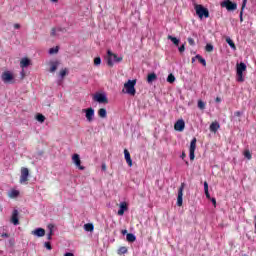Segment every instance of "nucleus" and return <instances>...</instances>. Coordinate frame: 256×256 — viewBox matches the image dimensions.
Listing matches in <instances>:
<instances>
[{
  "mask_svg": "<svg viewBox=\"0 0 256 256\" xmlns=\"http://www.w3.org/2000/svg\"><path fill=\"white\" fill-rule=\"evenodd\" d=\"M123 61V57H118L117 54L112 53L111 50L107 51L106 63L108 67H113L115 63H121Z\"/></svg>",
  "mask_w": 256,
  "mask_h": 256,
  "instance_id": "obj_1",
  "label": "nucleus"
},
{
  "mask_svg": "<svg viewBox=\"0 0 256 256\" xmlns=\"http://www.w3.org/2000/svg\"><path fill=\"white\" fill-rule=\"evenodd\" d=\"M247 71V65L243 62H240L236 65V75H237V81L239 83H243L245 81V78L243 77V72Z\"/></svg>",
  "mask_w": 256,
  "mask_h": 256,
  "instance_id": "obj_2",
  "label": "nucleus"
},
{
  "mask_svg": "<svg viewBox=\"0 0 256 256\" xmlns=\"http://www.w3.org/2000/svg\"><path fill=\"white\" fill-rule=\"evenodd\" d=\"M135 85H137V80H128L124 84V89H126V93L128 95H132V97H135V93H137V90H135Z\"/></svg>",
  "mask_w": 256,
  "mask_h": 256,
  "instance_id": "obj_3",
  "label": "nucleus"
},
{
  "mask_svg": "<svg viewBox=\"0 0 256 256\" xmlns=\"http://www.w3.org/2000/svg\"><path fill=\"white\" fill-rule=\"evenodd\" d=\"M194 9L196 11V15H198V17L200 19H202L203 17H205V19H208V17H209V10L207 8L203 7V5L196 4L194 6Z\"/></svg>",
  "mask_w": 256,
  "mask_h": 256,
  "instance_id": "obj_4",
  "label": "nucleus"
},
{
  "mask_svg": "<svg viewBox=\"0 0 256 256\" xmlns=\"http://www.w3.org/2000/svg\"><path fill=\"white\" fill-rule=\"evenodd\" d=\"M220 7L227 9V11H236L237 3L231 0H224L220 3Z\"/></svg>",
  "mask_w": 256,
  "mask_h": 256,
  "instance_id": "obj_5",
  "label": "nucleus"
},
{
  "mask_svg": "<svg viewBox=\"0 0 256 256\" xmlns=\"http://www.w3.org/2000/svg\"><path fill=\"white\" fill-rule=\"evenodd\" d=\"M197 149V138H193L190 142L189 157L190 161H195V150Z\"/></svg>",
  "mask_w": 256,
  "mask_h": 256,
  "instance_id": "obj_6",
  "label": "nucleus"
},
{
  "mask_svg": "<svg viewBox=\"0 0 256 256\" xmlns=\"http://www.w3.org/2000/svg\"><path fill=\"white\" fill-rule=\"evenodd\" d=\"M72 163L75 165L76 169L85 171V166L81 165V156H79V154L72 155Z\"/></svg>",
  "mask_w": 256,
  "mask_h": 256,
  "instance_id": "obj_7",
  "label": "nucleus"
},
{
  "mask_svg": "<svg viewBox=\"0 0 256 256\" xmlns=\"http://www.w3.org/2000/svg\"><path fill=\"white\" fill-rule=\"evenodd\" d=\"M27 181H29V168L22 167L19 183L23 185V183H27Z\"/></svg>",
  "mask_w": 256,
  "mask_h": 256,
  "instance_id": "obj_8",
  "label": "nucleus"
},
{
  "mask_svg": "<svg viewBox=\"0 0 256 256\" xmlns=\"http://www.w3.org/2000/svg\"><path fill=\"white\" fill-rule=\"evenodd\" d=\"M14 79H15V77L13 76V73H11L9 71H5L2 74V81L4 83H15Z\"/></svg>",
  "mask_w": 256,
  "mask_h": 256,
  "instance_id": "obj_9",
  "label": "nucleus"
},
{
  "mask_svg": "<svg viewBox=\"0 0 256 256\" xmlns=\"http://www.w3.org/2000/svg\"><path fill=\"white\" fill-rule=\"evenodd\" d=\"M185 189V183H182L178 189L177 206L183 207V190Z\"/></svg>",
  "mask_w": 256,
  "mask_h": 256,
  "instance_id": "obj_10",
  "label": "nucleus"
},
{
  "mask_svg": "<svg viewBox=\"0 0 256 256\" xmlns=\"http://www.w3.org/2000/svg\"><path fill=\"white\" fill-rule=\"evenodd\" d=\"M10 223L14 225H19V210L14 209L11 215Z\"/></svg>",
  "mask_w": 256,
  "mask_h": 256,
  "instance_id": "obj_11",
  "label": "nucleus"
},
{
  "mask_svg": "<svg viewBox=\"0 0 256 256\" xmlns=\"http://www.w3.org/2000/svg\"><path fill=\"white\" fill-rule=\"evenodd\" d=\"M97 103H102L103 105H107L109 103V99L107 95L103 93H97Z\"/></svg>",
  "mask_w": 256,
  "mask_h": 256,
  "instance_id": "obj_12",
  "label": "nucleus"
},
{
  "mask_svg": "<svg viewBox=\"0 0 256 256\" xmlns=\"http://www.w3.org/2000/svg\"><path fill=\"white\" fill-rule=\"evenodd\" d=\"M174 129L175 131H184L185 130V121L183 119L178 120L175 124H174Z\"/></svg>",
  "mask_w": 256,
  "mask_h": 256,
  "instance_id": "obj_13",
  "label": "nucleus"
},
{
  "mask_svg": "<svg viewBox=\"0 0 256 256\" xmlns=\"http://www.w3.org/2000/svg\"><path fill=\"white\" fill-rule=\"evenodd\" d=\"M83 111L86 112L87 121H93V117L95 116V110H93V108H88Z\"/></svg>",
  "mask_w": 256,
  "mask_h": 256,
  "instance_id": "obj_14",
  "label": "nucleus"
},
{
  "mask_svg": "<svg viewBox=\"0 0 256 256\" xmlns=\"http://www.w3.org/2000/svg\"><path fill=\"white\" fill-rule=\"evenodd\" d=\"M124 157L129 167H133V160L131 159V153H129V150L127 149L124 150Z\"/></svg>",
  "mask_w": 256,
  "mask_h": 256,
  "instance_id": "obj_15",
  "label": "nucleus"
},
{
  "mask_svg": "<svg viewBox=\"0 0 256 256\" xmlns=\"http://www.w3.org/2000/svg\"><path fill=\"white\" fill-rule=\"evenodd\" d=\"M29 65H31V59H29L27 57L21 59V61H20L21 69H25V68L29 67Z\"/></svg>",
  "mask_w": 256,
  "mask_h": 256,
  "instance_id": "obj_16",
  "label": "nucleus"
},
{
  "mask_svg": "<svg viewBox=\"0 0 256 256\" xmlns=\"http://www.w3.org/2000/svg\"><path fill=\"white\" fill-rule=\"evenodd\" d=\"M32 235H35L36 237H45V229L37 228L32 231Z\"/></svg>",
  "mask_w": 256,
  "mask_h": 256,
  "instance_id": "obj_17",
  "label": "nucleus"
},
{
  "mask_svg": "<svg viewBox=\"0 0 256 256\" xmlns=\"http://www.w3.org/2000/svg\"><path fill=\"white\" fill-rule=\"evenodd\" d=\"M49 233L47 234V239L48 241H51L53 239V230L55 229V225L53 224H48L47 225Z\"/></svg>",
  "mask_w": 256,
  "mask_h": 256,
  "instance_id": "obj_18",
  "label": "nucleus"
},
{
  "mask_svg": "<svg viewBox=\"0 0 256 256\" xmlns=\"http://www.w3.org/2000/svg\"><path fill=\"white\" fill-rule=\"evenodd\" d=\"M127 202H122L120 204V209L118 210V215L123 216L125 215V211H127Z\"/></svg>",
  "mask_w": 256,
  "mask_h": 256,
  "instance_id": "obj_19",
  "label": "nucleus"
},
{
  "mask_svg": "<svg viewBox=\"0 0 256 256\" xmlns=\"http://www.w3.org/2000/svg\"><path fill=\"white\" fill-rule=\"evenodd\" d=\"M19 194V190L12 189L8 192V197H10V199H17V197H19Z\"/></svg>",
  "mask_w": 256,
  "mask_h": 256,
  "instance_id": "obj_20",
  "label": "nucleus"
},
{
  "mask_svg": "<svg viewBox=\"0 0 256 256\" xmlns=\"http://www.w3.org/2000/svg\"><path fill=\"white\" fill-rule=\"evenodd\" d=\"M50 65V73H55L57 71V67H59V61H51Z\"/></svg>",
  "mask_w": 256,
  "mask_h": 256,
  "instance_id": "obj_21",
  "label": "nucleus"
},
{
  "mask_svg": "<svg viewBox=\"0 0 256 256\" xmlns=\"http://www.w3.org/2000/svg\"><path fill=\"white\" fill-rule=\"evenodd\" d=\"M221 127V125H219V122H212L210 124V131L212 133H217V130Z\"/></svg>",
  "mask_w": 256,
  "mask_h": 256,
  "instance_id": "obj_22",
  "label": "nucleus"
},
{
  "mask_svg": "<svg viewBox=\"0 0 256 256\" xmlns=\"http://www.w3.org/2000/svg\"><path fill=\"white\" fill-rule=\"evenodd\" d=\"M98 115L101 119H107V109L105 108H100L98 110Z\"/></svg>",
  "mask_w": 256,
  "mask_h": 256,
  "instance_id": "obj_23",
  "label": "nucleus"
},
{
  "mask_svg": "<svg viewBox=\"0 0 256 256\" xmlns=\"http://www.w3.org/2000/svg\"><path fill=\"white\" fill-rule=\"evenodd\" d=\"M126 240L128 241V243H135V241H137V237H135L133 233H128L126 235Z\"/></svg>",
  "mask_w": 256,
  "mask_h": 256,
  "instance_id": "obj_24",
  "label": "nucleus"
},
{
  "mask_svg": "<svg viewBox=\"0 0 256 256\" xmlns=\"http://www.w3.org/2000/svg\"><path fill=\"white\" fill-rule=\"evenodd\" d=\"M195 59H197L199 61V63H201V65H203V67H207V61L205 60V58H202L201 55L197 54L195 56Z\"/></svg>",
  "mask_w": 256,
  "mask_h": 256,
  "instance_id": "obj_25",
  "label": "nucleus"
},
{
  "mask_svg": "<svg viewBox=\"0 0 256 256\" xmlns=\"http://www.w3.org/2000/svg\"><path fill=\"white\" fill-rule=\"evenodd\" d=\"M226 43L233 49V51H237V46H235V42L232 41L231 38L227 37L226 38Z\"/></svg>",
  "mask_w": 256,
  "mask_h": 256,
  "instance_id": "obj_26",
  "label": "nucleus"
},
{
  "mask_svg": "<svg viewBox=\"0 0 256 256\" xmlns=\"http://www.w3.org/2000/svg\"><path fill=\"white\" fill-rule=\"evenodd\" d=\"M156 79H157V74H155V73H150L147 76L148 83H153V81H156Z\"/></svg>",
  "mask_w": 256,
  "mask_h": 256,
  "instance_id": "obj_27",
  "label": "nucleus"
},
{
  "mask_svg": "<svg viewBox=\"0 0 256 256\" xmlns=\"http://www.w3.org/2000/svg\"><path fill=\"white\" fill-rule=\"evenodd\" d=\"M204 193L208 199H211V194H209V183L204 182Z\"/></svg>",
  "mask_w": 256,
  "mask_h": 256,
  "instance_id": "obj_28",
  "label": "nucleus"
},
{
  "mask_svg": "<svg viewBox=\"0 0 256 256\" xmlns=\"http://www.w3.org/2000/svg\"><path fill=\"white\" fill-rule=\"evenodd\" d=\"M35 119L38 123H45V116L41 113L36 114Z\"/></svg>",
  "mask_w": 256,
  "mask_h": 256,
  "instance_id": "obj_29",
  "label": "nucleus"
},
{
  "mask_svg": "<svg viewBox=\"0 0 256 256\" xmlns=\"http://www.w3.org/2000/svg\"><path fill=\"white\" fill-rule=\"evenodd\" d=\"M167 39H169V41H172V43L176 45V47H179V39L171 35H168Z\"/></svg>",
  "mask_w": 256,
  "mask_h": 256,
  "instance_id": "obj_30",
  "label": "nucleus"
},
{
  "mask_svg": "<svg viewBox=\"0 0 256 256\" xmlns=\"http://www.w3.org/2000/svg\"><path fill=\"white\" fill-rule=\"evenodd\" d=\"M128 249L125 246H121L118 250H117V254L118 255H125V253H127Z\"/></svg>",
  "mask_w": 256,
  "mask_h": 256,
  "instance_id": "obj_31",
  "label": "nucleus"
},
{
  "mask_svg": "<svg viewBox=\"0 0 256 256\" xmlns=\"http://www.w3.org/2000/svg\"><path fill=\"white\" fill-rule=\"evenodd\" d=\"M84 229H85V231L91 232V231H93V229H95V226H93L92 223H87L84 225Z\"/></svg>",
  "mask_w": 256,
  "mask_h": 256,
  "instance_id": "obj_32",
  "label": "nucleus"
},
{
  "mask_svg": "<svg viewBox=\"0 0 256 256\" xmlns=\"http://www.w3.org/2000/svg\"><path fill=\"white\" fill-rule=\"evenodd\" d=\"M55 53H59V47L49 49V54L50 55H55Z\"/></svg>",
  "mask_w": 256,
  "mask_h": 256,
  "instance_id": "obj_33",
  "label": "nucleus"
},
{
  "mask_svg": "<svg viewBox=\"0 0 256 256\" xmlns=\"http://www.w3.org/2000/svg\"><path fill=\"white\" fill-rule=\"evenodd\" d=\"M244 157L246 159H248L249 161H251V159H252L251 152L249 150L244 151Z\"/></svg>",
  "mask_w": 256,
  "mask_h": 256,
  "instance_id": "obj_34",
  "label": "nucleus"
},
{
  "mask_svg": "<svg viewBox=\"0 0 256 256\" xmlns=\"http://www.w3.org/2000/svg\"><path fill=\"white\" fill-rule=\"evenodd\" d=\"M168 83H175V76L173 74H169L167 77Z\"/></svg>",
  "mask_w": 256,
  "mask_h": 256,
  "instance_id": "obj_35",
  "label": "nucleus"
},
{
  "mask_svg": "<svg viewBox=\"0 0 256 256\" xmlns=\"http://www.w3.org/2000/svg\"><path fill=\"white\" fill-rule=\"evenodd\" d=\"M205 49L208 53H211V52H213V45L212 44H207Z\"/></svg>",
  "mask_w": 256,
  "mask_h": 256,
  "instance_id": "obj_36",
  "label": "nucleus"
},
{
  "mask_svg": "<svg viewBox=\"0 0 256 256\" xmlns=\"http://www.w3.org/2000/svg\"><path fill=\"white\" fill-rule=\"evenodd\" d=\"M59 75L63 79V77H65L67 75V69L65 68V69L60 70Z\"/></svg>",
  "mask_w": 256,
  "mask_h": 256,
  "instance_id": "obj_37",
  "label": "nucleus"
},
{
  "mask_svg": "<svg viewBox=\"0 0 256 256\" xmlns=\"http://www.w3.org/2000/svg\"><path fill=\"white\" fill-rule=\"evenodd\" d=\"M198 107H199L201 110L205 109V102H203L202 100H199V101H198Z\"/></svg>",
  "mask_w": 256,
  "mask_h": 256,
  "instance_id": "obj_38",
  "label": "nucleus"
},
{
  "mask_svg": "<svg viewBox=\"0 0 256 256\" xmlns=\"http://www.w3.org/2000/svg\"><path fill=\"white\" fill-rule=\"evenodd\" d=\"M44 247H46L48 251H51V249H53V247L51 246V242H45Z\"/></svg>",
  "mask_w": 256,
  "mask_h": 256,
  "instance_id": "obj_39",
  "label": "nucleus"
},
{
  "mask_svg": "<svg viewBox=\"0 0 256 256\" xmlns=\"http://www.w3.org/2000/svg\"><path fill=\"white\" fill-rule=\"evenodd\" d=\"M188 43L191 45V47H195V40L191 37L188 38Z\"/></svg>",
  "mask_w": 256,
  "mask_h": 256,
  "instance_id": "obj_40",
  "label": "nucleus"
},
{
  "mask_svg": "<svg viewBox=\"0 0 256 256\" xmlns=\"http://www.w3.org/2000/svg\"><path fill=\"white\" fill-rule=\"evenodd\" d=\"M56 34H57V30L55 28H52L50 33L51 37H55Z\"/></svg>",
  "mask_w": 256,
  "mask_h": 256,
  "instance_id": "obj_41",
  "label": "nucleus"
},
{
  "mask_svg": "<svg viewBox=\"0 0 256 256\" xmlns=\"http://www.w3.org/2000/svg\"><path fill=\"white\" fill-rule=\"evenodd\" d=\"M243 6L241 7V11H240V23H243Z\"/></svg>",
  "mask_w": 256,
  "mask_h": 256,
  "instance_id": "obj_42",
  "label": "nucleus"
},
{
  "mask_svg": "<svg viewBox=\"0 0 256 256\" xmlns=\"http://www.w3.org/2000/svg\"><path fill=\"white\" fill-rule=\"evenodd\" d=\"M178 51H179L180 53H183V52L185 51V44H183L182 46H180V47L178 48Z\"/></svg>",
  "mask_w": 256,
  "mask_h": 256,
  "instance_id": "obj_43",
  "label": "nucleus"
},
{
  "mask_svg": "<svg viewBox=\"0 0 256 256\" xmlns=\"http://www.w3.org/2000/svg\"><path fill=\"white\" fill-rule=\"evenodd\" d=\"M1 237H3V238H9L10 235H9V233H2V234H1Z\"/></svg>",
  "mask_w": 256,
  "mask_h": 256,
  "instance_id": "obj_44",
  "label": "nucleus"
},
{
  "mask_svg": "<svg viewBox=\"0 0 256 256\" xmlns=\"http://www.w3.org/2000/svg\"><path fill=\"white\" fill-rule=\"evenodd\" d=\"M246 6H247V0H243V2H242V10L245 9Z\"/></svg>",
  "mask_w": 256,
  "mask_h": 256,
  "instance_id": "obj_45",
  "label": "nucleus"
},
{
  "mask_svg": "<svg viewBox=\"0 0 256 256\" xmlns=\"http://www.w3.org/2000/svg\"><path fill=\"white\" fill-rule=\"evenodd\" d=\"M235 117H241V111L234 112Z\"/></svg>",
  "mask_w": 256,
  "mask_h": 256,
  "instance_id": "obj_46",
  "label": "nucleus"
},
{
  "mask_svg": "<svg viewBox=\"0 0 256 256\" xmlns=\"http://www.w3.org/2000/svg\"><path fill=\"white\" fill-rule=\"evenodd\" d=\"M211 201H212L214 207H217V200L215 198H212Z\"/></svg>",
  "mask_w": 256,
  "mask_h": 256,
  "instance_id": "obj_47",
  "label": "nucleus"
},
{
  "mask_svg": "<svg viewBox=\"0 0 256 256\" xmlns=\"http://www.w3.org/2000/svg\"><path fill=\"white\" fill-rule=\"evenodd\" d=\"M101 169H102V171H107V165L106 164H102Z\"/></svg>",
  "mask_w": 256,
  "mask_h": 256,
  "instance_id": "obj_48",
  "label": "nucleus"
},
{
  "mask_svg": "<svg viewBox=\"0 0 256 256\" xmlns=\"http://www.w3.org/2000/svg\"><path fill=\"white\" fill-rule=\"evenodd\" d=\"M14 29H21V25L20 24H14Z\"/></svg>",
  "mask_w": 256,
  "mask_h": 256,
  "instance_id": "obj_49",
  "label": "nucleus"
},
{
  "mask_svg": "<svg viewBox=\"0 0 256 256\" xmlns=\"http://www.w3.org/2000/svg\"><path fill=\"white\" fill-rule=\"evenodd\" d=\"M64 256H75V254L71 253V252H67L64 254Z\"/></svg>",
  "mask_w": 256,
  "mask_h": 256,
  "instance_id": "obj_50",
  "label": "nucleus"
},
{
  "mask_svg": "<svg viewBox=\"0 0 256 256\" xmlns=\"http://www.w3.org/2000/svg\"><path fill=\"white\" fill-rule=\"evenodd\" d=\"M93 101H95V102L97 101V93L93 94Z\"/></svg>",
  "mask_w": 256,
  "mask_h": 256,
  "instance_id": "obj_51",
  "label": "nucleus"
},
{
  "mask_svg": "<svg viewBox=\"0 0 256 256\" xmlns=\"http://www.w3.org/2000/svg\"><path fill=\"white\" fill-rule=\"evenodd\" d=\"M97 65H101V57H97Z\"/></svg>",
  "mask_w": 256,
  "mask_h": 256,
  "instance_id": "obj_52",
  "label": "nucleus"
},
{
  "mask_svg": "<svg viewBox=\"0 0 256 256\" xmlns=\"http://www.w3.org/2000/svg\"><path fill=\"white\" fill-rule=\"evenodd\" d=\"M215 101H216V103H221V98L220 97H216Z\"/></svg>",
  "mask_w": 256,
  "mask_h": 256,
  "instance_id": "obj_53",
  "label": "nucleus"
},
{
  "mask_svg": "<svg viewBox=\"0 0 256 256\" xmlns=\"http://www.w3.org/2000/svg\"><path fill=\"white\" fill-rule=\"evenodd\" d=\"M185 157H187V154H185V152H182L181 158L185 159Z\"/></svg>",
  "mask_w": 256,
  "mask_h": 256,
  "instance_id": "obj_54",
  "label": "nucleus"
},
{
  "mask_svg": "<svg viewBox=\"0 0 256 256\" xmlns=\"http://www.w3.org/2000/svg\"><path fill=\"white\" fill-rule=\"evenodd\" d=\"M98 61H97V57L94 58V65H97Z\"/></svg>",
  "mask_w": 256,
  "mask_h": 256,
  "instance_id": "obj_55",
  "label": "nucleus"
},
{
  "mask_svg": "<svg viewBox=\"0 0 256 256\" xmlns=\"http://www.w3.org/2000/svg\"><path fill=\"white\" fill-rule=\"evenodd\" d=\"M122 235H127V230H122Z\"/></svg>",
  "mask_w": 256,
  "mask_h": 256,
  "instance_id": "obj_56",
  "label": "nucleus"
},
{
  "mask_svg": "<svg viewBox=\"0 0 256 256\" xmlns=\"http://www.w3.org/2000/svg\"><path fill=\"white\" fill-rule=\"evenodd\" d=\"M52 3H58L59 0H50Z\"/></svg>",
  "mask_w": 256,
  "mask_h": 256,
  "instance_id": "obj_57",
  "label": "nucleus"
},
{
  "mask_svg": "<svg viewBox=\"0 0 256 256\" xmlns=\"http://www.w3.org/2000/svg\"><path fill=\"white\" fill-rule=\"evenodd\" d=\"M24 78H25V72L22 71V79H24Z\"/></svg>",
  "mask_w": 256,
  "mask_h": 256,
  "instance_id": "obj_58",
  "label": "nucleus"
},
{
  "mask_svg": "<svg viewBox=\"0 0 256 256\" xmlns=\"http://www.w3.org/2000/svg\"><path fill=\"white\" fill-rule=\"evenodd\" d=\"M195 59H197V58H195V57L192 58V63H195Z\"/></svg>",
  "mask_w": 256,
  "mask_h": 256,
  "instance_id": "obj_59",
  "label": "nucleus"
},
{
  "mask_svg": "<svg viewBox=\"0 0 256 256\" xmlns=\"http://www.w3.org/2000/svg\"><path fill=\"white\" fill-rule=\"evenodd\" d=\"M186 165H189V162H188V161H186Z\"/></svg>",
  "mask_w": 256,
  "mask_h": 256,
  "instance_id": "obj_60",
  "label": "nucleus"
}]
</instances>
